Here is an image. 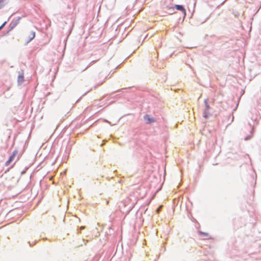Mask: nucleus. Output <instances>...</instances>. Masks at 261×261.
<instances>
[{"label":"nucleus","instance_id":"f257e3e1","mask_svg":"<svg viewBox=\"0 0 261 261\" xmlns=\"http://www.w3.org/2000/svg\"><path fill=\"white\" fill-rule=\"evenodd\" d=\"M208 101V99H205L204 100V108L203 111V116L205 119H207L213 114V109L210 106Z\"/></svg>","mask_w":261,"mask_h":261},{"label":"nucleus","instance_id":"f03ea898","mask_svg":"<svg viewBox=\"0 0 261 261\" xmlns=\"http://www.w3.org/2000/svg\"><path fill=\"white\" fill-rule=\"evenodd\" d=\"M143 118L144 120L146 121V123L147 124H151L156 121L154 118L150 117V116L148 114L145 115Z\"/></svg>","mask_w":261,"mask_h":261},{"label":"nucleus","instance_id":"7ed1b4c3","mask_svg":"<svg viewBox=\"0 0 261 261\" xmlns=\"http://www.w3.org/2000/svg\"><path fill=\"white\" fill-rule=\"evenodd\" d=\"M174 8L176 10L181 11V12L182 13V14L184 15V17H185V16L186 15V10H185V8L184 7V6L182 5H175L174 6Z\"/></svg>","mask_w":261,"mask_h":261},{"label":"nucleus","instance_id":"20e7f679","mask_svg":"<svg viewBox=\"0 0 261 261\" xmlns=\"http://www.w3.org/2000/svg\"><path fill=\"white\" fill-rule=\"evenodd\" d=\"M18 151L17 150H14L12 154L10 155L9 157V160L6 162V165L8 166L10 163L14 160V157L17 154Z\"/></svg>","mask_w":261,"mask_h":261},{"label":"nucleus","instance_id":"39448f33","mask_svg":"<svg viewBox=\"0 0 261 261\" xmlns=\"http://www.w3.org/2000/svg\"><path fill=\"white\" fill-rule=\"evenodd\" d=\"M20 19V17H18L16 19L13 20L10 24V30L13 29L18 23Z\"/></svg>","mask_w":261,"mask_h":261},{"label":"nucleus","instance_id":"423d86ee","mask_svg":"<svg viewBox=\"0 0 261 261\" xmlns=\"http://www.w3.org/2000/svg\"><path fill=\"white\" fill-rule=\"evenodd\" d=\"M24 81V76H23V73L22 72H19V75L18 76V83L19 85L21 84Z\"/></svg>","mask_w":261,"mask_h":261},{"label":"nucleus","instance_id":"0eeeda50","mask_svg":"<svg viewBox=\"0 0 261 261\" xmlns=\"http://www.w3.org/2000/svg\"><path fill=\"white\" fill-rule=\"evenodd\" d=\"M35 37V32L34 31H32L29 36V40L27 42V43H29Z\"/></svg>","mask_w":261,"mask_h":261},{"label":"nucleus","instance_id":"6e6552de","mask_svg":"<svg viewBox=\"0 0 261 261\" xmlns=\"http://www.w3.org/2000/svg\"><path fill=\"white\" fill-rule=\"evenodd\" d=\"M6 0H0V8H1L4 5Z\"/></svg>","mask_w":261,"mask_h":261},{"label":"nucleus","instance_id":"1a4fd4ad","mask_svg":"<svg viewBox=\"0 0 261 261\" xmlns=\"http://www.w3.org/2000/svg\"><path fill=\"white\" fill-rule=\"evenodd\" d=\"M100 58V57L98 58V59H96L95 60H93V61H91L90 62V63L89 64V66H90L92 65V64H94L96 62V61H98Z\"/></svg>","mask_w":261,"mask_h":261},{"label":"nucleus","instance_id":"9d476101","mask_svg":"<svg viewBox=\"0 0 261 261\" xmlns=\"http://www.w3.org/2000/svg\"><path fill=\"white\" fill-rule=\"evenodd\" d=\"M7 22L5 21L1 27H0V30L5 25Z\"/></svg>","mask_w":261,"mask_h":261},{"label":"nucleus","instance_id":"9b49d317","mask_svg":"<svg viewBox=\"0 0 261 261\" xmlns=\"http://www.w3.org/2000/svg\"><path fill=\"white\" fill-rule=\"evenodd\" d=\"M200 233L205 236H206L207 237L208 236V234L207 233H205V232H200Z\"/></svg>","mask_w":261,"mask_h":261},{"label":"nucleus","instance_id":"f8f14e48","mask_svg":"<svg viewBox=\"0 0 261 261\" xmlns=\"http://www.w3.org/2000/svg\"><path fill=\"white\" fill-rule=\"evenodd\" d=\"M162 206H160L158 209L157 210V212L159 213L160 211L161 210Z\"/></svg>","mask_w":261,"mask_h":261},{"label":"nucleus","instance_id":"ddd939ff","mask_svg":"<svg viewBox=\"0 0 261 261\" xmlns=\"http://www.w3.org/2000/svg\"><path fill=\"white\" fill-rule=\"evenodd\" d=\"M29 245L30 246H32L34 244H32L30 242H29Z\"/></svg>","mask_w":261,"mask_h":261},{"label":"nucleus","instance_id":"4468645a","mask_svg":"<svg viewBox=\"0 0 261 261\" xmlns=\"http://www.w3.org/2000/svg\"><path fill=\"white\" fill-rule=\"evenodd\" d=\"M84 228V227H83V226H82V227H81V229H83Z\"/></svg>","mask_w":261,"mask_h":261},{"label":"nucleus","instance_id":"2eb2a0df","mask_svg":"<svg viewBox=\"0 0 261 261\" xmlns=\"http://www.w3.org/2000/svg\"><path fill=\"white\" fill-rule=\"evenodd\" d=\"M248 137H247V138H245V140H248Z\"/></svg>","mask_w":261,"mask_h":261}]
</instances>
